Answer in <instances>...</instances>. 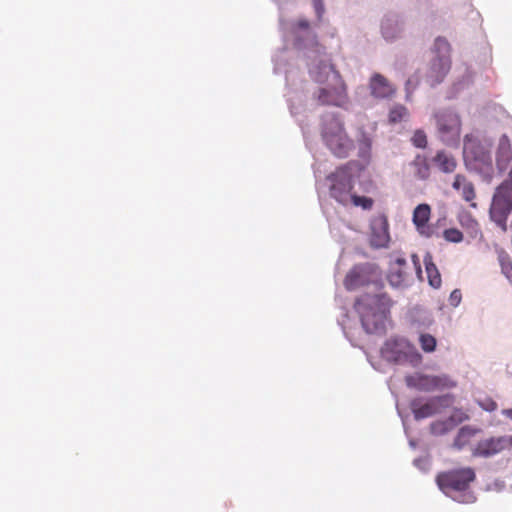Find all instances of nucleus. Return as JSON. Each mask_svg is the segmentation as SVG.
Wrapping results in <instances>:
<instances>
[{
  "mask_svg": "<svg viewBox=\"0 0 512 512\" xmlns=\"http://www.w3.org/2000/svg\"><path fill=\"white\" fill-rule=\"evenodd\" d=\"M452 187L456 191H461L462 197L465 201L470 202L471 207L476 208L477 204L473 202L476 197L475 188L472 182L468 181L464 175L457 174L455 176Z\"/></svg>",
  "mask_w": 512,
  "mask_h": 512,
  "instance_id": "a211bd4d",
  "label": "nucleus"
},
{
  "mask_svg": "<svg viewBox=\"0 0 512 512\" xmlns=\"http://www.w3.org/2000/svg\"><path fill=\"white\" fill-rule=\"evenodd\" d=\"M322 136L327 147L339 158L347 157L354 147L353 141L345 132L343 123L337 118H332L325 123Z\"/></svg>",
  "mask_w": 512,
  "mask_h": 512,
  "instance_id": "7ed1b4c3",
  "label": "nucleus"
},
{
  "mask_svg": "<svg viewBox=\"0 0 512 512\" xmlns=\"http://www.w3.org/2000/svg\"><path fill=\"white\" fill-rule=\"evenodd\" d=\"M405 382L408 387L425 392H432L456 386V383L447 375H407L405 377Z\"/></svg>",
  "mask_w": 512,
  "mask_h": 512,
  "instance_id": "1a4fd4ad",
  "label": "nucleus"
},
{
  "mask_svg": "<svg viewBox=\"0 0 512 512\" xmlns=\"http://www.w3.org/2000/svg\"><path fill=\"white\" fill-rule=\"evenodd\" d=\"M382 354L387 360L395 363L417 364L421 361V355L415 346L403 338L388 340L382 349Z\"/></svg>",
  "mask_w": 512,
  "mask_h": 512,
  "instance_id": "423d86ee",
  "label": "nucleus"
},
{
  "mask_svg": "<svg viewBox=\"0 0 512 512\" xmlns=\"http://www.w3.org/2000/svg\"><path fill=\"white\" fill-rule=\"evenodd\" d=\"M507 185H500L489 209L490 220L504 233L508 231L507 220L512 212V194Z\"/></svg>",
  "mask_w": 512,
  "mask_h": 512,
  "instance_id": "39448f33",
  "label": "nucleus"
},
{
  "mask_svg": "<svg viewBox=\"0 0 512 512\" xmlns=\"http://www.w3.org/2000/svg\"><path fill=\"white\" fill-rule=\"evenodd\" d=\"M310 74L319 83L330 82V86L319 90L317 99L322 105L341 106L347 101L346 85L334 67L326 62H320L310 67Z\"/></svg>",
  "mask_w": 512,
  "mask_h": 512,
  "instance_id": "f257e3e1",
  "label": "nucleus"
},
{
  "mask_svg": "<svg viewBox=\"0 0 512 512\" xmlns=\"http://www.w3.org/2000/svg\"><path fill=\"white\" fill-rule=\"evenodd\" d=\"M421 349L426 353H431L436 348V338L428 333H423L419 337Z\"/></svg>",
  "mask_w": 512,
  "mask_h": 512,
  "instance_id": "cd10ccee",
  "label": "nucleus"
},
{
  "mask_svg": "<svg viewBox=\"0 0 512 512\" xmlns=\"http://www.w3.org/2000/svg\"><path fill=\"white\" fill-rule=\"evenodd\" d=\"M369 88L371 95L380 99L392 97L395 93L394 86L386 77L379 73L372 75L369 82Z\"/></svg>",
  "mask_w": 512,
  "mask_h": 512,
  "instance_id": "dca6fc26",
  "label": "nucleus"
},
{
  "mask_svg": "<svg viewBox=\"0 0 512 512\" xmlns=\"http://www.w3.org/2000/svg\"><path fill=\"white\" fill-rule=\"evenodd\" d=\"M412 166L414 167L416 177L421 180H426L429 178L430 164L426 156L420 154L416 155L412 161Z\"/></svg>",
  "mask_w": 512,
  "mask_h": 512,
  "instance_id": "b1692460",
  "label": "nucleus"
},
{
  "mask_svg": "<svg viewBox=\"0 0 512 512\" xmlns=\"http://www.w3.org/2000/svg\"><path fill=\"white\" fill-rule=\"evenodd\" d=\"M476 432L477 430L469 426L462 427L455 438L454 446L458 449L463 448L468 443L469 439L476 434Z\"/></svg>",
  "mask_w": 512,
  "mask_h": 512,
  "instance_id": "a878e982",
  "label": "nucleus"
},
{
  "mask_svg": "<svg viewBox=\"0 0 512 512\" xmlns=\"http://www.w3.org/2000/svg\"><path fill=\"white\" fill-rule=\"evenodd\" d=\"M498 261L501 267L502 274L512 284V260L509 254L504 249H500L498 251Z\"/></svg>",
  "mask_w": 512,
  "mask_h": 512,
  "instance_id": "393cba45",
  "label": "nucleus"
},
{
  "mask_svg": "<svg viewBox=\"0 0 512 512\" xmlns=\"http://www.w3.org/2000/svg\"><path fill=\"white\" fill-rule=\"evenodd\" d=\"M411 258H412V262L414 264L415 270H416L417 274L420 276L422 273L420 259L416 254H413Z\"/></svg>",
  "mask_w": 512,
  "mask_h": 512,
  "instance_id": "58836bf2",
  "label": "nucleus"
},
{
  "mask_svg": "<svg viewBox=\"0 0 512 512\" xmlns=\"http://www.w3.org/2000/svg\"><path fill=\"white\" fill-rule=\"evenodd\" d=\"M372 266L370 264L355 265L349 270L344 279L347 290H356L370 283Z\"/></svg>",
  "mask_w": 512,
  "mask_h": 512,
  "instance_id": "ddd939ff",
  "label": "nucleus"
},
{
  "mask_svg": "<svg viewBox=\"0 0 512 512\" xmlns=\"http://www.w3.org/2000/svg\"><path fill=\"white\" fill-rule=\"evenodd\" d=\"M411 141L417 148H425L427 146V136L423 130H416Z\"/></svg>",
  "mask_w": 512,
  "mask_h": 512,
  "instance_id": "7c9ffc66",
  "label": "nucleus"
},
{
  "mask_svg": "<svg viewBox=\"0 0 512 512\" xmlns=\"http://www.w3.org/2000/svg\"><path fill=\"white\" fill-rule=\"evenodd\" d=\"M433 117L438 139L447 146L457 147L462 131L460 116L450 109H444L435 112Z\"/></svg>",
  "mask_w": 512,
  "mask_h": 512,
  "instance_id": "f03ea898",
  "label": "nucleus"
},
{
  "mask_svg": "<svg viewBox=\"0 0 512 512\" xmlns=\"http://www.w3.org/2000/svg\"><path fill=\"white\" fill-rule=\"evenodd\" d=\"M313 6L318 18L321 19L324 13L323 0H313Z\"/></svg>",
  "mask_w": 512,
  "mask_h": 512,
  "instance_id": "c9c22d12",
  "label": "nucleus"
},
{
  "mask_svg": "<svg viewBox=\"0 0 512 512\" xmlns=\"http://www.w3.org/2000/svg\"><path fill=\"white\" fill-rule=\"evenodd\" d=\"M391 26L392 24L390 20H386L385 22L382 23V34L384 38L387 40H392L393 38H395V34L392 32Z\"/></svg>",
  "mask_w": 512,
  "mask_h": 512,
  "instance_id": "473e14b6",
  "label": "nucleus"
},
{
  "mask_svg": "<svg viewBox=\"0 0 512 512\" xmlns=\"http://www.w3.org/2000/svg\"><path fill=\"white\" fill-rule=\"evenodd\" d=\"M355 307L367 333H376L383 328L382 316L379 313L371 312L360 300L356 302Z\"/></svg>",
  "mask_w": 512,
  "mask_h": 512,
  "instance_id": "2eb2a0df",
  "label": "nucleus"
},
{
  "mask_svg": "<svg viewBox=\"0 0 512 512\" xmlns=\"http://www.w3.org/2000/svg\"><path fill=\"white\" fill-rule=\"evenodd\" d=\"M507 443V438L503 436L484 439L478 442L472 454L476 457H490L504 450Z\"/></svg>",
  "mask_w": 512,
  "mask_h": 512,
  "instance_id": "4468645a",
  "label": "nucleus"
},
{
  "mask_svg": "<svg viewBox=\"0 0 512 512\" xmlns=\"http://www.w3.org/2000/svg\"><path fill=\"white\" fill-rule=\"evenodd\" d=\"M458 221L471 238L476 239L483 236L478 221L470 213H461L458 217Z\"/></svg>",
  "mask_w": 512,
  "mask_h": 512,
  "instance_id": "aec40b11",
  "label": "nucleus"
},
{
  "mask_svg": "<svg viewBox=\"0 0 512 512\" xmlns=\"http://www.w3.org/2000/svg\"><path fill=\"white\" fill-rule=\"evenodd\" d=\"M512 160V147L507 135H502L499 139L498 148L496 152V162L500 169H506L509 162Z\"/></svg>",
  "mask_w": 512,
  "mask_h": 512,
  "instance_id": "6ab92c4d",
  "label": "nucleus"
},
{
  "mask_svg": "<svg viewBox=\"0 0 512 512\" xmlns=\"http://www.w3.org/2000/svg\"><path fill=\"white\" fill-rule=\"evenodd\" d=\"M294 27L297 29L307 30L310 27V23L307 19H299L295 24Z\"/></svg>",
  "mask_w": 512,
  "mask_h": 512,
  "instance_id": "4c0bfd02",
  "label": "nucleus"
},
{
  "mask_svg": "<svg viewBox=\"0 0 512 512\" xmlns=\"http://www.w3.org/2000/svg\"><path fill=\"white\" fill-rule=\"evenodd\" d=\"M432 161L443 173H452L457 167L456 159L445 151H438Z\"/></svg>",
  "mask_w": 512,
  "mask_h": 512,
  "instance_id": "412c9836",
  "label": "nucleus"
},
{
  "mask_svg": "<svg viewBox=\"0 0 512 512\" xmlns=\"http://www.w3.org/2000/svg\"><path fill=\"white\" fill-rule=\"evenodd\" d=\"M424 264L429 284L433 288H439L442 283L441 275L436 265L433 263L432 256L430 254H427L425 256Z\"/></svg>",
  "mask_w": 512,
  "mask_h": 512,
  "instance_id": "5701e85b",
  "label": "nucleus"
},
{
  "mask_svg": "<svg viewBox=\"0 0 512 512\" xmlns=\"http://www.w3.org/2000/svg\"><path fill=\"white\" fill-rule=\"evenodd\" d=\"M504 414L510 419H512V409L505 410Z\"/></svg>",
  "mask_w": 512,
  "mask_h": 512,
  "instance_id": "ea45409f",
  "label": "nucleus"
},
{
  "mask_svg": "<svg viewBox=\"0 0 512 512\" xmlns=\"http://www.w3.org/2000/svg\"><path fill=\"white\" fill-rule=\"evenodd\" d=\"M453 403L452 395L437 396L429 399L426 403H421L415 399L411 403V409L413 411L415 419H424L433 416L438 413L441 408L449 407Z\"/></svg>",
  "mask_w": 512,
  "mask_h": 512,
  "instance_id": "9b49d317",
  "label": "nucleus"
},
{
  "mask_svg": "<svg viewBox=\"0 0 512 512\" xmlns=\"http://www.w3.org/2000/svg\"><path fill=\"white\" fill-rule=\"evenodd\" d=\"M407 262L404 258L398 257L389 265L387 279L391 286L400 287L407 277Z\"/></svg>",
  "mask_w": 512,
  "mask_h": 512,
  "instance_id": "f3484780",
  "label": "nucleus"
},
{
  "mask_svg": "<svg viewBox=\"0 0 512 512\" xmlns=\"http://www.w3.org/2000/svg\"><path fill=\"white\" fill-rule=\"evenodd\" d=\"M478 403L483 410L488 412H493L498 407L497 403L491 398H486L482 401H479Z\"/></svg>",
  "mask_w": 512,
  "mask_h": 512,
  "instance_id": "2f4dec72",
  "label": "nucleus"
},
{
  "mask_svg": "<svg viewBox=\"0 0 512 512\" xmlns=\"http://www.w3.org/2000/svg\"><path fill=\"white\" fill-rule=\"evenodd\" d=\"M443 237L447 242L460 243L463 240V233L457 228L444 230Z\"/></svg>",
  "mask_w": 512,
  "mask_h": 512,
  "instance_id": "c756f323",
  "label": "nucleus"
},
{
  "mask_svg": "<svg viewBox=\"0 0 512 512\" xmlns=\"http://www.w3.org/2000/svg\"><path fill=\"white\" fill-rule=\"evenodd\" d=\"M431 208L428 204H419L413 212V223L418 231L424 233V228L430 218Z\"/></svg>",
  "mask_w": 512,
  "mask_h": 512,
  "instance_id": "4be33fe9",
  "label": "nucleus"
},
{
  "mask_svg": "<svg viewBox=\"0 0 512 512\" xmlns=\"http://www.w3.org/2000/svg\"><path fill=\"white\" fill-rule=\"evenodd\" d=\"M409 115L408 109L400 104L394 105L389 111V122L396 124L405 120Z\"/></svg>",
  "mask_w": 512,
  "mask_h": 512,
  "instance_id": "bb28decb",
  "label": "nucleus"
},
{
  "mask_svg": "<svg viewBox=\"0 0 512 512\" xmlns=\"http://www.w3.org/2000/svg\"><path fill=\"white\" fill-rule=\"evenodd\" d=\"M435 54L427 71V81L431 86L441 83L451 68V47L443 37H437L434 43Z\"/></svg>",
  "mask_w": 512,
  "mask_h": 512,
  "instance_id": "20e7f679",
  "label": "nucleus"
},
{
  "mask_svg": "<svg viewBox=\"0 0 512 512\" xmlns=\"http://www.w3.org/2000/svg\"><path fill=\"white\" fill-rule=\"evenodd\" d=\"M370 245L385 248L390 242L389 223L385 215L375 216L371 221Z\"/></svg>",
  "mask_w": 512,
  "mask_h": 512,
  "instance_id": "f8f14e48",
  "label": "nucleus"
},
{
  "mask_svg": "<svg viewBox=\"0 0 512 512\" xmlns=\"http://www.w3.org/2000/svg\"><path fill=\"white\" fill-rule=\"evenodd\" d=\"M462 298L461 291L459 289H455L451 292L449 297V302L452 306H458Z\"/></svg>",
  "mask_w": 512,
  "mask_h": 512,
  "instance_id": "f704fd0d",
  "label": "nucleus"
},
{
  "mask_svg": "<svg viewBox=\"0 0 512 512\" xmlns=\"http://www.w3.org/2000/svg\"><path fill=\"white\" fill-rule=\"evenodd\" d=\"M360 145L364 148V149H369L370 146H371V139L370 137L364 133V132H361V137L358 139Z\"/></svg>",
  "mask_w": 512,
  "mask_h": 512,
  "instance_id": "e433bc0d",
  "label": "nucleus"
},
{
  "mask_svg": "<svg viewBox=\"0 0 512 512\" xmlns=\"http://www.w3.org/2000/svg\"><path fill=\"white\" fill-rule=\"evenodd\" d=\"M463 155L466 164L475 170H484L492 165L490 154L469 135L464 137Z\"/></svg>",
  "mask_w": 512,
  "mask_h": 512,
  "instance_id": "9d476101",
  "label": "nucleus"
},
{
  "mask_svg": "<svg viewBox=\"0 0 512 512\" xmlns=\"http://www.w3.org/2000/svg\"><path fill=\"white\" fill-rule=\"evenodd\" d=\"M476 475L472 468H460L439 473L436 482L439 488L449 493L451 491H464L475 480Z\"/></svg>",
  "mask_w": 512,
  "mask_h": 512,
  "instance_id": "6e6552de",
  "label": "nucleus"
},
{
  "mask_svg": "<svg viewBox=\"0 0 512 512\" xmlns=\"http://www.w3.org/2000/svg\"><path fill=\"white\" fill-rule=\"evenodd\" d=\"M468 419V415L460 410L454 412V414L450 417V421L455 425L461 423L464 420Z\"/></svg>",
  "mask_w": 512,
  "mask_h": 512,
  "instance_id": "72a5a7b5",
  "label": "nucleus"
},
{
  "mask_svg": "<svg viewBox=\"0 0 512 512\" xmlns=\"http://www.w3.org/2000/svg\"><path fill=\"white\" fill-rule=\"evenodd\" d=\"M350 203L355 207H361L364 210H370L373 207L374 201L372 198L366 196L351 194Z\"/></svg>",
  "mask_w": 512,
  "mask_h": 512,
  "instance_id": "c85d7f7f",
  "label": "nucleus"
},
{
  "mask_svg": "<svg viewBox=\"0 0 512 512\" xmlns=\"http://www.w3.org/2000/svg\"><path fill=\"white\" fill-rule=\"evenodd\" d=\"M330 181V195L338 203L346 206L350 204L353 176L347 166H341L331 173L328 178Z\"/></svg>",
  "mask_w": 512,
  "mask_h": 512,
  "instance_id": "0eeeda50",
  "label": "nucleus"
}]
</instances>
